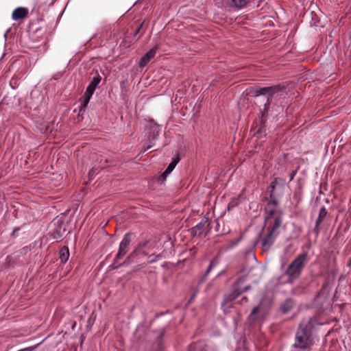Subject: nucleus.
Returning <instances> with one entry per match:
<instances>
[{
    "mask_svg": "<svg viewBox=\"0 0 351 351\" xmlns=\"http://www.w3.org/2000/svg\"><path fill=\"white\" fill-rule=\"evenodd\" d=\"M247 94L251 97H258L260 96H265L266 102L263 104V114L269 111V106L273 100H277L282 97L284 90L280 86H270L263 88L250 87L246 90Z\"/></svg>",
    "mask_w": 351,
    "mask_h": 351,
    "instance_id": "f257e3e1",
    "label": "nucleus"
},
{
    "mask_svg": "<svg viewBox=\"0 0 351 351\" xmlns=\"http://www.w3.org/2000/svg\"><path fill=\"white\" fill-rule=\"evenodd\" d=\"M250 0H226V6L230 8L241 9L245 7Z\"/></svg>",
    "mask_w": 351,
    "mask_h": 351,
    "instance_id": "f8f14e48",
    "label": "nucleus"
},
{
    "mask_svg": "<svg viewBox=\"0 0 351 351\" xmlns=\"http://www.w3.org/2000/svg\"><path fill=\"white\" fill-rule=\"evenodd\" d=\"M180 160V158L178 156H177L176 158L173 160V161L169 164L165 171L162 173L161 175V177H162L164 179H165L166 176H168L169 173H171V171L174 169L176 165L178 163Z\"/></svg>",
    "mask_w": 351,
    "mask_h": 351,
    "instance_id": "2eb2a0df",
    "label": "nucleus"
},
{
    "mask_svg": "<svg viewBox=\"0 0 351 351\" xmlns=\"http://www.w3.org/2000/svg\"><path fill=\"white\" fill-rule=\"evenodd\" d=\"M154 132H155L156 130V133L157 134H154V138H153V140L156 139L157 136H158V125H155L154 127Z\"/></svg>",
    "mask_w": 351,
    "mask_h": 351,
    "instance_id": "393cba45",
    "label": "nucleus"
},
{
    "mask_svg": "<svg viewBox=\"0 0 351 351\" xmlns=\"http://www.w3.org/2000/svg\"><path fill=\"white\" fill-rule=\"evenodd\" d=\"M101 80V76L97 74L96 76L93 77L90 84L88 85L86 91L84 95L80 99V112H82L85 111L86 107L90 98L92 97L97 86L99 85Z\"/></svg>",
    "mask_w": 351,
    "mask_h": 351,
    "instance_id": "39448f33",
    "label": "nucleus"
},
{
    "mask_svg": "<svg viewBox=\"0 0 351 351\" xmlns=\"http://www.w3.org/2000/svg\"><path fill=\"white\" fill-rule=\"evenodd\" d=\"M267 216L265 217V221L268 223V224H271L272 222H270V220L272 217H280L281 218V211L275 207L270 208V206H267L266 208ZM275 219H274V220Z\"/></svg>",
    "mask_w": 351,
    "mask_h": 351,
    "instance_id": "9b49d317",
    "label": "nucleus"
},
{
    "mask_svg": "<svg viewBox=\"0 0 351 351\" xmlns=\"http://www.w3.org/2000/svg\"><path fill=\"white\" fill-rule=\"evenodd\" d=\"M195 344H191L190 346H189V351H193V350H195Z\"/></svg>",
    "mask_w": 351,
    "mask_h": 351,
    "instance_id": "a878e982",
    "label": "nucleus"
},
{
    "mask_svg": "<svg viewBox=\"0 0 351 351\" xmlns=\"http://www.w3.org/2000/svg\"><path fill=\"white\" fill-rule=\"evenodd\" d=\"M241 301L242 302L243 301L247 302V298L246 296L243 297L242 299H241Z\"/></svg>",
    "mask_w": 351,
    "mask_h": 351,
    "instance_id": "c85d7f7f",
    "label": "nucleus"
},
{
    "mask_svg": "<svg viewBox=\"0 0 351 351\" xmlns=\"http://www.w3.org/2000/svg\"><path fill=\"white\" fill-rule=\"evenodd\" d=\"M153 144H149L145 149V151L146 150H148L150 148H152L153 147Z\"/></svg>",
    "mask_w": 351,
    "mask_h": 351,
    "instance_id": "cd10ccee",
    "label": "nucleus"
},
{
    "mask_svg": "<svg viewBox=\"0 0 351 351\" xmlns=\"http://www.w3.org/2000/svg\"><path fill=\"white\" fill-rule=\"evenodd\" d=\"M292 304L293 303L291 300H286L281 305L282 312L284 313L289 312L292 308Z\"/></svg>",
    "mask_w": 351,
    "mask_h": 351,
    "instance_id": "f3484780",
    "label": "nucleus"
},
{
    "mask_svg": "<svg viewBox=\"0 0 351 351\" xmlns=\"http://www.w3.org/2000/svg\"><path fill=\"white\" fill-rule=\"evenodd\" d=\"M295 173H296V171H293V172L292 173V174L291 175V177H290V181L293 180V178H294L295 175Z\"/></svg>",
    "mask_w": 351,
    "mask_h": 351,
    "instance_id": "bb28decb",
    "label": "nucleus"
},
{
    "mask_svg": "<svg viewBox=\"0 0 351 351\" xmlns=\"http://www.w3.org/2000/svg\"><path fill=\"white\" fill-rule=\"evenodd\" d=\"M142 27V24L139 26V27L136 29L135 34H137L140 30V28Z\"/></svg>",
    "mask_w": 351,
    "mask_h": 351,
    "instance_id": "c756f323",
    "label": "nucleus"
},
{
    "mask_svg": "<svg viewBox=\"0 0 351 351\" xmlns=\"http://www.w3.org/2000/svg\"><path fill=\"white\" fill-rule=\"evenodd\" d=\"M69 256L70 254L69 247L67 246L62 247L59 251V258L61 263H66L69 260Z\"/></svg>",
    "mask_w": 351,
    "mask_h": 351,
    "instance_id": "4468645a",
    "label": "nucleus"
},
{
    "mask_svg": "<svg viewBox=\"0 0 351 351\" xmlns=\"http://www.w3.org/2000/svg\"><path fill=\"white\" fill-rule=\"evenodd\" d=\"M278 204V201L273 196L271 198H270V200L267 204V206H272V207L277 208Z\"/></svg>",
    "mask_w": 351,
    "mask_h": 351,
    "instance_id": "aec40b11",
    "label": "nucleus"
},
{
    "mask_svg": "<svg viewBox=\"0 0 351 351\" xmlns=\"http://www.w3.org/2000/svg\"><path fill=\"white\" fill-rule=\"evenodd\" d=\"M28 10L25 8H17L12 12V17L14 21L23 19L27 16Z\"/></svg>",
    "mask_w": 351,
    "mask_h": 351,
    "instance_id": "ddd939ff",
    "label": "nucleus"
},
{
    "mask_svg": "<svg viewBox=\"0 0 351 351\" xmlns=\"http://www.w3.org/2000/svg\"><path fill=\"white\" fill-rule=\"evenodd\" d=\"M213 267L214 264L213 263V262H211L207 268L206 274H208L210 271V270L213 268Z\"/></svg>",
    "mask_w": 351,
    "mask_h": 351,
    "instance_id": "b1692460",
    "label": "nucleus"
},
{
    "mask_svg": "<svg viewBox=\"0 0 351 351\" xmlns=\"http://www.w3.org/2000/svg\"><path fill=\"white\" fill-rule=\"evenodd\" d=\"M202 223H198L191 229L192 232H193L194 234H202Z\"/></svg>",
    "mask_w": 351,
    "mask_h": 351,
    "instance_id": "a211bd4d",
    "label": "nucleus"
},
{
    "mask_svg": "<svg viewBox=\"0 0 351 351\" xmlns=\"http://www.w3.org/2000/svg\"><path fill=\"white\" fill-rule=\"evenodd\" d=\"M237 205V202L236 201H232L228 204V210L232 209Z\"/></svg>",
    "mask_w": 351,
    "mask_h": 351,
    "instance_id": "4be33fe9",
    "label": "nucleus"
},
{
    "mask_svg": "<svg viewBox=\"0 0 351 351\" xmlns=\"http://www.w3.org/2000/svg\"><path fill=\"white\" fill-rule=\"evenodd\" d=\"M312 345V331L310 324L301 323L295 334L293 347L309 350Z\"/></svg>",
    "mask_w": 351,
    "mask_h": 351,
    "instance_id": "f03ea898",
    "label": "nucleus"
},
{
    "mask_svg": "<svg viewBox=\"0 0 351 351\" xmlns=\"http://www.w3.org/2000/svg\"><path fill=\"white\" fill-rule=\"evenodd\" d=\"M240 241H241V238H239V239H237L236 241H232V243H231V246H230V247H234V246L237 245H238V243L240 242Z\"/></svg>",
    "mask_w": 351,
    "mask_h": 351,
    "instance_id": "5701e85b",
    "label": "nucleus"
},
{
    "mask_svg": "<svg viewBox=\"0 0 351 351\" xmlns=\"http://www.w3.org/2000/svg\"><path fill=\"white\" fill-rule=\"evenodd\" d=\"M258 132L260 133L261 132V129H258Z\"/></svg>",
    "mask_w": 351,
    "mask_h": 351,
    "instance_id": "7c9ffc66",
    "label": "nucleus"
},
{
    "mask_svg": "<svg viewBox=\"0 0 351 351\" xmlns=\"http://www.w3.org/2000/svg\"><path fill=\"white\" fill-rule=\"evenodd\" d=\"M158 50L157 47H154L151 49L149 51H147L140 60L138 62V65L140 67L145 66L147 63L150 61L151 59L154 58L156 56V51Z\"/></svg>",
    "mask_w": 351,
    "mask_h": 351,
    "instance_id": "1a4fd4ad",
    "label": "nucleus"
},
{
    "mask_svg": "<svg viewBox=\"0 0 351 351\" xmlns=\"http://www.w3.org/2000/svg\"><path fill=\"white\" fill-rule=\"evenodd\" d=\"M245 281V276L241 277L232 286V291L230 294L226 297L224 301H232L238 298L242 293L246 292L250 289V285L245 286L243 288L241 287V285Z\"/></svg>",
    "mask_w": 351,
    "mask_h": 351,
    "instance_id": "423d86ee",
    "label": "nucleus"
},
{
    "mask_svg": "<svg viewBox=\"0 0 351 351\" xmlns=\"http://www.w3.org/2000/svg\"><path fill=\"white\" fill-rule=\"evenodd\" d=\"M131 242L130 234H125L121 240L117 254L114 260V264L118 262L119 260L123 258L128 252L129 245Z\"/></svg>",
    "mask_w": 351,
    "mask_h": 351,
    "instance_id": "0eeeda50",
    "label": "nucleus"
},
{
    "mask_svg": "<svg viewBox=\"0 0 351 351\" xmlns=\"http://www.w3.org/2000/svg\"><path fill=\"white\" fill-rule=\"evenodd\" d=\"M161 255L158 254V255H156L154 256V254L150 256L149 258H150L149 261H148V263H155L157 261L160 260L161 258Z\"/></svg>",
    "mask_w": 351,
    "mask_h": 351,
    "instance_id": "6ab92c4d",
    "label": "nucleus"
},
{
    "mask_svg": "<svg viewBox=\"0 0 351 351\" xmlns=\"http://www.w3.org/2000/svg\"><path fill=\"white\" fill-rule=\"evenodd\" d=\"M327 215L328 211L326 207L322 206L319 211L318 217L316 219L315 226L313 230L314 233H315L316 234H318L319 233V226Z\"/></svg>",
    "mask_w": 351,
    "mask_h": 351,
    "instance_id": "9d476101",
    "label": "nucleus"
},
{
    "mask_svg": "<svg viewBox=\"0 0 351 351\" xmlns=\"http://www.w3.org/2000/svg\"><path fill=\"white\" fill-rule=\"evenodd\" d=\"M278 182H281L282 184H285V180L283 179H281L279 178H274L270 184V188H271V191L269 193L270 198H271L274 195V190H275Z\"/></svg>",
    "mask_w": 351,
    "mask_h": 351,
    "instance_id": "dca6fc26",
    "label": "nucleus"
},
{
    "mask_svg": "<svg viewBox=\"0 0 351 351\" xmlns=\"http://www.w3.org/2000/svg\"><path fill=\"white\" fill-rule=\"evenodd\" d=\"M282 220L280 217L275 218L273 222L268 225L265 234L261 239V245L263 250L268 252L275 242L279 234V228L281 226Z\"/></svg>",
    "mask_w": 351,
    "mask_h": 351,
    "instance_id": "7ed1b4c3",
    "label": "nucleus"
},
{
    "mask_svg": "<svg viewBox=\"0 0 351 351\" xmlns=\"http://www.w3.org/2000/svg\"><path fill=\"white\" fill-rule=\"evenodd\" d=\"M268 312V308L263 305V301L261 300L260 304L255 306L251 311V313L248 316V321L254 322L256 320V315L259 313L263 317L265 316Z\"/></svg>",
    "mask_w": 351,
    "mask_h": 351,
    "instance_id": "6e6552de",
    "label": "nucleus"
},
{
    "mask_svg": "<svg viewBox=\"0 0 351 351\" xmlns=\"http://www.w3.org/2000/svg\"><path fill=\"white\" fill-rule=\"evenodd\" d=\"M308 259L307 252L298 254L287 267L285 275L291 280L298 279L302 274Z\"/></svg>",
    "mask_w": 351,
    "mask_h": 351,
    "instance_id": "20e7f679",
    "label": "nucleus"
},
{
    "mask_svg": "<svg viewBox=\"0 0 351 351\" xmlns=\"http://www.w3.org/2000/svg\"><path fill=\"white\" fill-rule=\"evenodd\" d=\"M52 236L53 237V239H60L62 237V234H60V232L59 231H55L53 232L52 234Z\"/></svg>",
    "mask_w": 351,
    "mask_h": 351,
    "instance_id": "412c9836",
    "label": "nucleus"
}]
</instances>
